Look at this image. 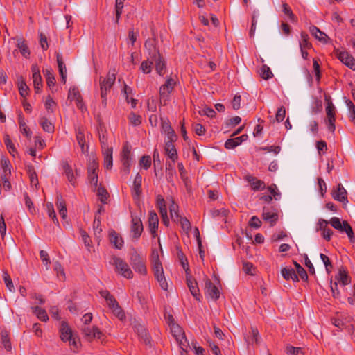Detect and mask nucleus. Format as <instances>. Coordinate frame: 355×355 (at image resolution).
<instances>
[{
    "label": "nucleus",
    "mask_w": 355,
    "mask_h": 355,
    "mask_svg": "<svg viewBox=\"0 0 355 355\" xmlns=\"http://www.w3.org/2000/svg\"><path fill=\"white\" fill-rule=\"evenodd\" d=\"M309 31L311 35L320 42L323 44H327L329 42V37L315 26H311L309 28Z\"/></svg>",
    "instance_id": "f3484780"
},
{
    "label": "nucleus",
    "mask_w": 355,
    "mask_h": 355,
    "mask_svg": "<svg viewBox=\"0 0 355 355\" xmlns=\"http://www.w3.org/2000/svg\"><path fill=\"white\" fill-rule=\"evenodd\" d=\"M27 173L28 174L31 186H35L38 184L37 175L33 166H27Z\"/></svg>",
    "instance_id": "c9c22d12"
},
{
    "label": "nucleus",
    "mask_w": 355,
    "mask_h": 355,
    "mask_svg": "<svg viewBox=\"0 0 355 355\" xmlns=\"http://www.w3.org/2000/svg\"><path fill=\"white\" fill-rule=\"evenodd\" d=\"M1 168L3 173L1 174V179H6V175H11L10 164L8 159L1 160Z\"/></svg>",
    "instance_id": "79ce46f5"
},
{
    "label": "nucleus",
    "mask_w": 355,
    "mask_h": 355,
    "mask_svg": "<svg viewBox=\"0 0 355 355\" xmlns=\"http://www.w3.org/2000/svg\"><path fill=\"white\" fill-rule=\"evenodd\" d=\"M156 45L157 40L155 38H148L145 42L144 46L148 51V58H150V60L157 58L159 56L162 55L157 49Z\"/></svg>",
    "instance_id": "0eeeda50"
},
{
    "label": "nucleus",
    "mask_w": 355,
    "mask_h": 355,
    "mask_svg": "<svg viewBox=\"0 0 355 355\" xmlns=\"http://www.w3.org/2000/svg\"><path fill=\"white\" fill-rule=\"evenodd\" d=\"M125 0H116L115 3V21L116 24L119 23V21L120 19L121 15L123 12V8L124 6V2Z\"/></svg>",
    "instance_id": "e433bc0d"
},
{
    "label": "nucleus",
    "mask_w": 355,
    "mask_h": 355,
    "mask_svg": "<svg viewBox=\"0 0 355 355\" xmlns=\"http://www.w3.org/2000/svg\"><path fill=\"white\" fill-rule=\"evenodd\" d=\"M145 259L134 250L130 254V263L133 269L141 275H146L147 269Z\"/></svg>",
    "instance_id": "f03ea898"
},
{
    "label": "nucleus",
    "mask_w": 355,
    "mask_h": 355,
    "mask_svg": "<svg viewBox=\"0 0 355 355\" xmlns=\"http://www.w3.org/2000/svg\"><path fill=\"white\" fill-rule=\"evenodd\" d=\"M4 143L5 145L9 151V153L12 155L15 156V153H17V150L15 147L14 144L12 142L10 137L8 135H6L4 137Z\"/></svg>",
    "instance_id": "8fccbe9b"
},
{
    "label": "nucleus",
    "mask_w": 355,
    "mask_h": 355,
    "mask_svg": "<svg viewBox=\"0 0 355 355\" xmlns=\"http://www.w3.org/2000/svg\"><path fill=\"white\" fill-rule=\"evenodd\" d=\"M171 331L173 336L175 337L176 340H179V337H182L186 341V336L182 329L178 325L173 324L171 327Z\"/></svg>",
    "instance_id": "49530a36"
},
{
    "label": "nucleus",
    "mask_w": 355,
    "mask_h": 355,
    "mask_svg": "<svg viewBox=\"0 0 355 355\" xmlns=\"http://www.w3.org/2000/svg\"><path fill=\"white\" fill-rule=\"evenodd\" d=\"M46 208H47L49 216L52 218V220L55 224H58V220L56 217V214H55L53 204L51 202H48L46 204Z\"/></svg>",
    "instance_id": "0e129e2a"
},
{
    "label": "nucleus",
    "mask_w": 355,
    "mask_h": 355,
    "mask_svg": "<svg viewBox=\"0 0 355 355\" xmlns=\"http://www.w3.org/2000/svg\"><path fill=\"white\" fill-rule=\"evenodd\" d=\"M135 331L139 337L148 345L150 343V336L146 328L141 324L135 323L134 324Z\"/></svg>",
    "instance_id": "2eb2a0df"
},
{
    "label": "nucleus",
    "mask_w": 355,
    "mask_h": 355,
    "mask_svg": "<svg viewBox=\"0 0 355 355\" xmlns=\"http://www.w3.org/2000/svg\"><path fill=\"white\" fill-rule=\"evenodd\" d=\"M33 313L42 322H47L49 320V316L45 309L36 306L31 307Z\"/></svg>",
    "instance_id": "c756f323"
},
{
    "label": "nucleus",
    "mask_w": 355,
    "mask_h": 355,
    "mask_svg": "<svg viewBox=\"0 0 355 355\" xmlns=\"http://www.w3.org/2000/svg\"><path fill=\"white\" fill-rule=\"evenodd\" d=\"M177 222H180L182 228L184 232L189 233L191 229L189 220L187 218L180 217Z\"/></svg>",
    "instance_id": "bf43d9fd"
},
{
    "label": "nucleus",
    "mask_w": 355,
    "mask_h": 355,
    "mask_svg": "<svg viewBox=\"0 0 355 355\" xmlns=\"http://www.w3.org/2000/svg\"><path fill=\"white\" fill-rule=\"evenodd\" d=\"M159 219L157 214L154 211H151L148 216V227L153 236L155 237L157 236V230L158 228Z\"/></svg>",
    "instance_id": "f8f14e48"
},
{
    "label": "nucleus",
    "mask_w": 355,
    "mask_h": 355,
    "mask_svg": "<svg viewBox=\"0 0 355 355\" xmlns=\"http://www.w3.org/2000/svg\"><path fill=\"white\" fill-rule=\"evenodd\" d=\"M99 294L106 300L107 306L110 309L114 306H118V302L107 290H101L99 291Z\"/></svg>",
    "instance_id": "412c9836"
},
{
    "label": "nucleus",
    "mask_w": 355,
    "mask_h": 355,
    "mask_svg": "<svg viewBox=\"0 0 355 355\" xmlns=\"http://www.w3.org/2000/svg\"><path fill=\"white\" fill-rule=\"evenodd\" d=\"M171 92L169 91V89L166 87H165L164 85H162L159 88V96L160 100L164 101V105H166V101L168 100V97L169 94H171Z\"/></svg>",
    "instance_id": "052dcab7"
},
{
    "label": "nucleus",
    "mask_w": 355,
    "mask_h": 355,
    "mask_svg": "<svg viewBox=\"0 0 355 355\" xmlns=\"http://www.w3.org/2000/svg\"><path fill=\"white\" fill-rule=\"evenodd\" d=\"M18 116L19 125L21 132L24 134L27 138H30L31 136V132L30 131L29 128L26 125L24 121V117L21 114V112H20Z\"/></svg>",
    "instance_id": "2f4dec72"
},
{
    "label": "nucleus",
    "mask_w": 355,
    "mask_h": 355,
    "mask_svg": "<svg viewBox=\"0 0 355 355\" xmlns=\"http://www.w3.org/2000/svg\"><path fill=\"white\" fill-rule=\"evenodd\" d=\"M153 65V61L150 58H148L146 60H144L141 64L140 69L144 73H150L152 71Z\"/></svg>",
    "instance_id": "a19ab883"
},
{
    "label": "nucleus",
    "mask_w": 355,
    "mask_h": 355,
    "mask_svg": "<svg viewBox=\"0 0 355 355\" xmlns=\"http://www.w3.org/2000/svg\"><path fill=\"white\" fill-rule=\"evenodd\" d=\"M55 56L57 58L59 73L61 76L62 82L64 84L66 83V78H67L66 66L64 63L63 58L60 53H56Z\"/></svg>",
    "instance_id": "4be33fe9"
},
{
    "label": "nucleus",
    "mask_w": 355,
    "mask_h": 355,
    "mask_svg": "<svg viewBox=\"0 0 355 355\" xmlns=\"http://www.w3.org/2000/svg\"><path fill=\"white\" fill-rule=\"evenodd\" d=\"M62 166L64 172L67 178L68 181L73 185L75 186L76 181V177L73 174L71 166L69 164L67 161H62Z\"/></svg>",
    "instance_id": "a211bd4d"
},
{
    "label": "nucleus",
    "mask_w": 355,
    "mask_h": 355,
    "mask_svg": "<svg viewBox=\"0 0 355 355\" xmlns=\"http://www.w3.org/2000/svg\"><path fill=\"white\" fill-rule=\"evenodd\" d=\"M113 261L119 273L127 279L132 278L133 272L125 261L119 257H114Z\"/></svg>",
    "instance_id": "20e7f679"
},
{
    "label": "nucleus",
    "mask_w": 355,
    "mask_h": 355,
    "mask_svg": "<svg viewBox=\"0 0 355 355\" xmlns=\"http://www.w3.org/2000/svg\"><path fill=\"white\" fill-rule=\"evenodd\" d=\"M251 335L245 338V341L248 345H253L254 343H258L259 339V331L256 328H252Z\"/></svg>",
    "instance_id": "58836bf2"
},
{
    "label": "nucleus",
    "mask_w": 355,
    "mask_h": 355,
    "mask_svg": "<svg viewBox=\"0 0 355 355\" xmlns=\"http://www.w3.org/2000/svg\"><path fill=\"white\" fill-rule=\"evenodd\" d=\"M99 140L102 148V150L112 148V147L109 146L106 132L105 131L103 132L102 129H101V130L99 131Z\"/></svg>",
    "instance_id": "ea45409f"
},
{
    "label": "nucleus",
    "mask_w": 355,
    "mask_h": 355,
    "mask_svg": "<svg viewBox=\"0 0 355 355\" xmlns=\"http://www.w3.org/2000/svg\"><path fill=\"white\" fill-rule=\"evenodd\" d=\"M40 257L43 263V264L46 266V268L48 270L50 267L51 261L49 257V254L46 251L42 250L40 252Z\"/></svg>",
    "instance_id": "4d7b16f0"
},
{
    "label": "nucleus",
    "mask_w": 355,
    "mask_h": 355,
    "mask_svg": "<svg viewBox=\"0 0 355 355\" xmlns=\"http://www.w3.org/2000/svg\"><path fill=\"white\" fill-rule=\"evenodd\" d=\"M325 111L327 114L326 124L327 125L328 130L331 132H334L336 130V109L326 108Z\"/></svg>",
    "instance_id": "4468645a"
},
{
    "label": "nucleus",
    "mask_w": 355,
    "mask_h": 355,
    "mask_svg": "<svg viewBox=\"0 0 355 355\" xmlns=\"http://www.w3.org/2000/svg\"><path fill=\"white\" fill-rule=\"evenodd\" d=\"M31 71L34 89L35 92L38 94L41 92V88L42 87L40 69L37 64H33L31 66Z\"/></svg>",
    "instance_id": "1a4fd4ad"
},
{
    "label": "nucleus",
    "mask_w": 355,
    "mask_h": 355,
    "mask_svg": "<svg viewBox=\"0 0 355 355\" xmlns=\"http://www.w3.org/2000/svg\"><path fill=\"white\" fill-rule=\"evenodd\" d=\"M153 63L155 64V70L157 73L160 76H164L166 72V64L164 60L162 55L157 58L152 59Z\"/></svg>",
    "instance_id": "a878e982"
},
{
    "label": "nucleus",
    "mask_w": 355,
    "mask_h": 355,
    "mask_svg": "<svg viewBox=\"0 0 355 355\" xmlns=\"http://www.w3.org/2000/svg\"><path fill=\"white\" fill-rule=\"evenodd\" d=\"M114 315L118 318L120 320H123L125 318V315L122 308L118 304V306H114L111 309Z\"/></svg>",
    "instance_id": "5fc2aeb1"
},
{
    "label": "nucleus",
    "mask_w": 355,
    "mask_h": 355,
    "mask_svg": "<svg viewBox=\"0 0 355 355\" xmlns=\"http://www.w3.org/2000/svg\"><path fill=\"white\" fill-rule=\"evenodd\" d=\"M286 352L291 355H303L304 352L301 347H295L291 345H288L285 349Z\"/></svg>",
    "instance_id": "13d9d810"
},
{
    "label": "nucleus",
    "mask_w": 355,
    "mask_h": 355,
    "mask_svg": "<svg viewBox=\"0 0 355 355\" xmlns=\"http://www.w3.org/2000/svg\"><path fill=\"white\" fill-rule=\"evenodd\" d=\"M112 148L102 150L103 155L104 156V166L106 169H110L112 167Z\"/></svg>",
    "instance_id": "c85d7f7f"
},
{
    "label": "nucleus",
    "mask_w": 355,
    "mask_h": 355,
    "mask_svg": "<svg viewBox=\"0 0 355 355\" xmlns=\"http://www.w3.org/2000/svg\"><path fill=\"white\" fill-rule=\"evenodd\" d=\"M320 257L324 265L325 266L327 272L328 274H329L331 272V270L333 268V265H332L329 258L327 255L322 254V253L320 254Z\"/></svg>",
    "instance_id": "6e6d98bb"
},
{
    "label": "nucleus",
    "mask_w": 355,
    "mask_h": 355,
    "mask_svg": "<svg viewBox=\"0 0 355 355\" xmlns=\"http://www.w3.org/2000/svg\"><path fill=\"white\" fill-rule=\"evenodd\" d=\"M260 76L264 79L268 80L272 76V73L270 69L266 64L262 65L259 70Z\"/></svg>",
    "instance_id": "3c124183"
},
{
    "label": "nucleus",
    "mask_w": 355,
    "mask_h": 355,
    "mask_svg": "<svg viewBox=\"0 0 355 355\" xmlns=\"http://www.w3.org/2000/svg\"><path fill=\"white\" fill-rule=\"evenodd\" d=\"M40 123L42 127V129L47 132H53L54 131L53 125L48 121L45 117H42L40 121Z\"/></svg>",
    "instance_id": "c03bdc74"
},
{
    "label": "nucleus",
    "mask_w": 355,
    "mask_h": 355,
    "mask_svg": "<svg viewBox=\"0 0 355 355\" xmlns=\"http://www.w3.org/2000/svg\"><path fill=\"white\" fill-rule=\"evenodd\" d=\"M88 180L89 181L90 184L92 185L93 191H95L98 187V173H97V172L88 173Z\"/></svg>",
    "instance_id": "864d4df0"
},
{
    "label": "nucleus",
    "mask_w": 355,
    "mask_h": 355,
    "mask_svg": "<svg viewBox=\"0 0 355 355\" xmlns=\"http://www.w3.org/2000/svg\"><path fill=\"white\" fill-rule=\"evenodd\" d=\"M293 264L296 268V274L300 277V278L303 281H307L308 280V275L306 273V271L304 270L303 267H302L297 261H293Z\"/></svg>",
    "instance_id": "37998d69"
},
{
    "label": "nucleus",
    "mask_w": 355,
    "mask_h": 355,
    "mask_svg": "<svg viewBox=\"0 0 355 355\" xmlns=\"http://www.w3.org/2000/svg\"><path fill=\"white\" fill-rule=\"evenodd\" d=\"M130 122L134 125H139L141 123V116L134 112H131L128 116Z\"/></svg>",
    "instance_id": "774afa93"
},
{
    "label": "nucleus",
    "mask_w": 355,
    "mask_h": 355,
    "mask_svg": "<svg viewBox=\"0 0 355 355\" xmlns=\"http://www.w3.org/2000/svg\"><path fill=\"white\" fill-rule=\"evenodd\" d=\"M336 282L340 283L343 286H346L351 282V278L347 275V272L344 269H340L338 275L335 277Z\"/></svg>",
    "instance_id": "bb28decb"
},
{
    "label": "nucleus",
    "mask_w": 355,
    "mask_h": 355,
    "mask_svg": "<svg viewBox=\"0 0 355 355\" xmlns=\"http://www.w3.org/2000/svg\"><path fill=\"white\" fill-rule=\"evenodd\" d=\"M268 190L270 193V196H272V198H274L276 200H278L280 199L281 193L278 191L277 187L276 184H272V185L269 186L268 187Z\"/></svg>",
    "instance_id": "69168bd1"
},
{
    "label": "nucleus",
    "mask_w": 355,
    "mask_h": 355,
    "mask_svg": "<svg viewBox=\"0 0 355 355\" xmlns=\"http://www.w3.org/2000/svg\"><path fill=\"white\" fill-rule=\"evenodd\" d=\"M116 80V71H110L105 78H100L101 97L107 94Z\"/></svg>",
    "instance_id": "7ed1b4c3"
},
{
    "label": "nucleus",
    "mask_w": 355,
    "mask_h": 355,
    "mask_svg": "<svg viewBox=\"0 0 355 355\" xmlns=\"http://www.w3.org/2000/svg\"><path fill=\"white\" fill-rule=\"evenodd\" d=\"M79 98H81V96L78 89L76 87H71L69 90L68 98L71 101H75Z\"/></svg>",
    "instance_id": "680f3d73"
},
{
    "label": "nucleus",
    "mask_w": 355,
    "mask_h": 355,
    "mask_svg": "<svg viewBox=\"0 0 355 355\" xmlns=\"http://www.w3.org/2000/svg\"><path fill=\"white\" fill-rule=\"evenodd\" d=\"M110 241L112 243L115 248L121 249L123 245V240L119 236L114 230H112L109 232Z\"/></svg>",
    "instance_id": "b1692460"
},
{
    "label": "nucleus",
    "mask_w": 355,
    "mask_h": 355,
    "mask_svg": "<svg viewBox=\"0 0 355 355\" xmlns=\"http://www.w3.org/2000/svg\"><path fill=\"white\" fill-rule=\"evenodd\" d=\"M186 280L191 293L196 300L200 301L201 295L198 287L197 282L189 275V273L186 275Z\"/></svg>",
    "instance_id": "6e6552de"
},
{
    "label": "nucleus",
    "mask_w": 355,
    "mask_h": 355,
    "mask_svg": "<svg viewBox=\"0 0 355 355\" xmlns=\"http://www.w3.org/2000/svg\"><path fill=\"white\" fill-rule=\"evenodd\" d=\"M132 216L131 232L133 233V237L138 239L143 231V225L141 219L137 216Z\"/></svg>",
    "instance_id": "9d476101"
},
{
    "label": "nucleus",
    "mask_w": 355,
    "mask_h": 355,
    "mask_svg": "<svg viewBox=\"0 0 355 355\" xmlns=\"http://www.w3.org/2000/svg\"><path fill=\"white\" fill-rule=\"evenodd\" d=\"M96 191L100 201L103 204H106L109 197V193L106 189L100 186L97 187Z\"/></svg>",
    "instance_id": "f704fd0d"
},
{
    "label": "nucleus",
    "mask_w": 355,
    "mask_h": 355,
    "mask_svg": "<svg viewBox=\"0 0 355 355\" xmlns=\"http://www.w3.org/2000/svg\"><path fill=\"white\" fill-rule=\"evenodd\" d=\"M241 144L239 139L236 138L228 139L225 143V148L227 149H232L239 146Z\"/></svg>",
    "instance_id": "e2e57ef3"
},
{
    "label": "nucleus",
    "mask_w": 355,
    "mask_h": 355,
    "mask_svg": "<svg viewBox=\"0 0 355 355\" xmlns=\"http://www.w3.org/2000/svg\"><path fill=\"white\" fill-rule=\"evenodd\" d=\"M347 191L341 184H338L336 190H334L332 192L333 198L338 201H340L345 205L348 202Z\"/></svg>",
    "instance_id": "ddd939ff"
},
{
    "label": "nucleus",
    "mask_w": 355,
    "mask_h": 355,
    "mask_svg": "<svg viewBox=\"0 0 355 355\" xmlns=\"http://www.w3.org/2000/svg\"><path fill=\"white\" fill-rule=\"evenodd\" d=\"M336 54L341 62L349 69L355 71V59L348 52L337 49L336 50Z\"/></svg>",
    "instance_id": "423d86ee"
},
{
    "label": "nucleus",
    "mask_w": 355,
    "mask_h": 355,
    "mask_svg": "<svg viewBox=\"0 0 355 355\" xmlns=\"http://www.w3.org/2000/svg\"><path fill=\"white\" fill-rule=\"evenodd\" d=\"M81 331L84 336L89 341L96 338L101 339L103 336V333L97 327H90L89 325H83L81 328Z\"/></svg>",
    "instance_id": "39448f33"
},
{
    "label": "nucleus",
    "mask_w": 355,
    "mask_h": 355,
    "mask_svg": "<svg viewBox=\"0 0 355 355\" xmlns=\"http://www.w3.org/2000/svg\"><path fill=\"white\" fill-rule=\"evenodd\" d=\"M282 11L285 15L288 16L291 21L294 22L296 21L297 18L295 15L293 14L291 9L286 3H282Z\"/></svg>",
    "instance_id": "603ef678"
},
{
    "label": "nucleus",
    "mask_w": 355,
    "mask_h": 355,
    "mask_svg": "<svg viewBox=\"0 0 355 355\" xmlns=\"http://www.w3.org/2000/svg\"><path fill=\"white\" fill-rule=\"evenodd\" d=\"M17 83L19 85V92L21 97L25 98L28 94V87L27 86L23 76H19L17 78Z\"/></svg>",
    "instance_id": "473e14b6"
},
{
    "label": "nucleus",
    "mask_w": 355,
    "mask_h": 355,
    "mask_svg": "<svg viewBox=\"0 0 355 355\" xmlns=\"http://www.w3.org/2000/svg\"><path fill=\"white\" fill-rule=\"evenodd\" d=\"M76 140L78 141V145L81 148V151L83 153H85L88 150V146L85 145V137L84 135V131L82 128H78L76 130Z\"/></svg>",
    "instance_id": "6ab92c4d"
},
{
    "label": "nucleus",
    "mask_w": 355,
    "mask_h": 355,
    "mask_svg": "<svg viewBox=\"0 0 355 355\" xmlns=\"http://www.w3.org/2000/svg\"><path fill=\"white\" fill-rule=\"evenodd\" d=\"M44 74L46 76V84L48 87H51L52 86H54L55 83V79L53 73V71L51 69H46L44 71Z\"/></svg>",
    "instance_id": "de8ad7c7"
},
{
    "label": "nucleus",
    "mask_w": 355,
    "mask_h": 355,
    "mask_svg": "<svg viewBox=\"0 0 355 355\" xmlns=\"http://www.w3.org/2000/svg\"><path fill=\"white\" fill-rule=\"evenodd\" d=\"M72 331L65 322H62L60 328V338L64 342H71L72 340Z\"/></svg>",
    "instance_id": "aec40b11"
},
{
    "label": "nucleus",
    "mask_w": 355,
    "mask_h": 355,
    "mask_svg": "<svg viewBox=\"0 0 355 355\" xmlns=\"http://www.w3.org/2000/svg\"><path fill=\"white\" fill-rule=\"evenodd\" d=\"M178 206L177 204L174 202V201L172 202V204L170 205L169 207V211L171 214V217L172 220L175 222L178 221L179 218L181 216L178 214Z\"/></svg>",
    "instance_id": "09e8293b"
},
{
    "label": "nucleus",
    "mask_w": 355,
    "mask_h": 355,
    "mask_svg": "<svg viewBox=\"0 0 355 355\" xmlns=\"http://www.w3.org/2000/svg\"><path fill=\"white\" fill-rule=\"evenodd\" d=\"M153 269L154 272V275L158 282L159 283L160 286L164 291L168 289V283L165 278L163 267L162 262L159 259V255L157 251H153Z\"/></svg>",
    "instance_id": "f257e3e1"
},
{
    "label": "nucleus",
    "mask_w": 355,
    "mask_h": 355,
    "mask_svg": "<svg viewBox=\"0 0 355 355\" xmlns=\"http://www.w3.org/2000/svg\"><path fill=\"white\" fill-rule=\"evenodd\" d=\"M141 182H142V177L139 173H138L134 180L133 182V198H139L141 193Z\"/></svg>",
    "instance_id": "393cba45"
},
{
    "label": "nucleus",
    "mask_w": 355,
    "mask_h": 355,
    "mask_svg": "<svg viewBox=\"0 0 355 355\" xmlns=\"http://www.w3.org/2000/svg\"><path fill=\"white\" fill-rule=\"evenodd\" d=\"M245 180L254 191L263 190L266 187L265 182L263 180H259L251 175H246Z\"/></svg>",
    "instance_id": "dca6fc26"
},
{
    "label": "nucleus",
    "mask_w": 355,
    "mask_h": 355,
    "mask_svg": "<svg viewBox=\"0 0 355 355\" xmlns=\"http://www.w3.org/2000/svg\"><path fill=\"white\" fill-rule=\"evenodd\" d=\"M309 35L302 31L301 33V41L300 42V49H311L312 47V44L309 42Z\"/></svg>",
    "instance_id": "a18cd8bd"
},
{
    "label": "nucleus",
    "mask_w": 355,
    "mask_h": 355,
    "mask_svg": "<svg viewBox=\"0 0 355 355\" xmlns=\"http://www.w3.org/2000/svg\"><path fill=\"white\" fill-rule=\"evenodd\" d=\"M17 46L19 49L21 54L25 57L26 58H28L30 55V50L28 47L27 44L23 38H17Z\"/></svg>",
    "instance_id": "cd10ccee"
},
{
    "label": "nucleus",
    "mask_w": 355,
    "mask_h": 355,
    "mask_svg": "<svg viewBox=\"0 0 355 355\" xmlns=\"http://www.w3.org/2000/svg\"><path fill=\"white\" fill-rule=\"evenodd\" d=\"M205 293L214 301H216L220 297L218 288L208 278L205 280Z\"/></svg>",
    "instance_id": "9b49d317"
},
{
    "label": "nucleus",
    "mask_w": 355,
    "mask_h": 355,
    "mask_svg": "<svg viewBox=\"0 0 355 355\" xmlns=\"http://www.w3.org/2000/svg\"><path fill=\"white\" fill-rule=\"evenodd\" d=\"M340 232H345L350 242L354 243L355 241V236L354 234L353 230L347 221H343V229Z\"/></svg>",
    "instance_id": "72a5a7b5"
},
{
    "label": "nucleus",
    "mask_w": 355,
    "mask_h": 355,
    "mask_svg": "<svg viewBox=\"0 0 355 355\" xmlns=\"http://www.w3.org/2000/svg\"><path fill=\"white\" fill-rule=\"evenodd\" d=\"M262 217L265 221H267L270 224V226H274L278 220V214L277 213L266 211L265 207L263 208Z\"/></svg>",
    "instance_id": "7c9ffc66"
},
{
    "label": "nucleus",
    "mask_w": 355,
    "mask_h": 355,
    "mask_svg": "<svg viewBox=\"0 0 355 355\" xmlns=\"http://www.w3.org/2000/svg\"><path fill=\"white\" fill-rule=\"evenodd\" d=\"M177 254H178V257L180 262V264L182 265V268L185 270L186 275H187L189 272V267L187 259L186 256L184 255V254L182 252L181 250L178 249Z\"/></svg>",
    "instance_id": "4c0bfd02"
},
{
    "label": "nucleus",
    "mask_w": 355,
    "mask_h": 355,
    "mask_svg": "<svg viewBox=\"0 0 355 355\" xmlns=\"http://www.w3.org/2000/svg\"><path fill=\"white\" fill-rule=\"evenodd\" d=\"M164 150L166 154L173 162L178 159V155L173 142L166 141L165 144Z\"/></svg>",
    "instance_id": "5701e85b"
},
{
    "label": "nucleus",
    "mask_w": 355,
    "mask_h": 355,
    "mask_svg": "<svg viewBox=\"0 0 355 355\" xmlns=\"http://www.w3.org/2000/svg\"><path fill=\"white\" fill-rule=\"evenodd\" d=\"M131 161V157L121 158V162L123 166V172L124 173L125 175H128L130 173Z\"/></svg>",
    "instance_id": "338daca9"
}]
</instances>
